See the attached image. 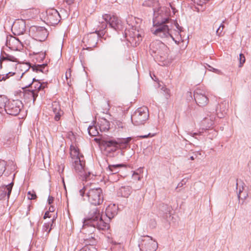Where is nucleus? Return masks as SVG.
<instances>
[{"label": "nucleus", "instance_id": "obj_58", "mask_svg": "<svg viewBox=\"0 0 251 251\" xmlns=\"http://www.w3.org/2000/svg\"><path fill=\"white\" fill-rule=\"evenodd\" d=\"M150 133L148 134V135H141V136H140L139 137L140 138H148V137L150 136Z\"/></svg>", "mask_w": 251, "mask_h": 251}, {"label": "nucleus", "instance_id": "obj_21", "mask_svg": "<svg viewBox=\"0 0 251 251\" xmlns=\"http://www.w3.org/2000/svg\"><path fill=\"white\" fill-rule=\"evenodd\" d=\"M228 107V102L224 100L218 104L217 107V116L218 117L222 118L226 114Z\"/></svg>", "mask_w": 251, "mask_h": 251}, {"label": "nucleus", "instance_id": "obj_64", "mask_svg": "<svg viewBox=\"0 0 251 251\" xmlns=\"http://www.w3.org/2000/svg\"><path fill=\"white\" fill-rule=\"evenodd\" d=\"M190 159L192 160H194L195 159V157L193 156H192L190 157Z\"/></svg>", "mask_w": 251, "mask_h": 251}, {"label": "nucleus", "instance_id": "obj_47", "mask_svg": "<svg viewBox=\"0 0 251 251\" xmlns=\"http://www.w3.org/2000/svg\"><path fill=\"white\" fill-rule=\"evenodd\" d=\"M16 62H8L7 64V66L8 68V71L10 70V69L15 68L16 67L17 64Z\"/></svg>", "mask_w": 251, "mask_h": 251}, {"label": "nucleus", "instance_id": "obj_43", "mask_svg": "<svg viewBox=\"0 0 251 251\" xmlns=\"http://www.w3.org/2000/svg\"><path fill=\"white\" fill-rule=\"evenodd\" d=\"M161 90L163 91V95L166 99H169L171 97L170 90L166 87H162Z\"/></svg>", "mask_w": 251, "mask_h": 251}, {"label": "nucleus", "instance_id": "obj_5", "mask_svg": "<svg viewBox=\"0 0 251 251\" xmlns=\"http://www.w3.org/2000/svg\"><path fill=\"white\" fill-rule=\"evenodd\" d=\"M100 25H99V27L102 31H104L108 24L110 27L117 31L122 30L123 28L121 20L115 15L108 14L103 15L102 21H100Z\"/></svg>", "mask_w": 251, "mask_h": 251}, {"label": "nucleus", "instance_id": "obj_48", "mask_svg": "<svg viewBox=\"0 0 251 251\" xmlns=\"http://www.w3.org/2000/svg\"><path fill=\"white\" fill-rule=\"evenodd\" d=\"M27 195H28V199L30 200H34L36 198V195L34 192H31L30 191H29L27 193Z\"/></svg>", "mask_w": 251, "mask_h": 251}, {"label": "nucleus", "instance_id": "obj_1", "mask_svg": "<svg viewBox=\"0 0 251 251\" xmlns=\"http://www.w3.org/2000/svg\"><path fill=\"white\" fill-rule=\"evenodd\" d=\"M85 224H92L98 230H105L109 228V224L104 221L99 209L94 207L90 210L87 217L84 219Z\"/></svg>", "mask_w": 251, "mask_h": 251}, {"label": "nucleus", "instance_id": "obj_38", "mask_svg": "<svg viewBox=\"0 0 251 251\" xmlns=\"http://www.w3.org/2000/svg\"><path fill=\"white\" fill-rule=\"evenodd\" d=\"M52 224L50 223H45L43 226L42 230L44 232H46V236H47L50 231L51 229Z\"/></svg>", "mask_w": 251, "mask_h": 251}, {"label": "nucleus", "instance_id": "obj_30", "mask_svg": "<svg viewBox=\"0 0 251 251\" xmlns=\"http://www.w3.org/2000/svg\"><path fill=\"white\" fill-rule=\"evenodd\" d=\"M38 96L36 91L31 90H27L24 93V97L25 99H28L29 100H32L34 102Z\"/></svg>", "mask_w": 251, "mask_h": 251}, {"label": "nucleus", "instance_id": "obj_50", "mask_svg": "<svg viewBox=\"0 0 251 251\" xmlns=\"http://www.w3.org/2000/svg\"><path fill=\"white\" fill-rule=\"evenodd\" d=\"M217 133L215 130H211L210 132L209 133V139H212L213 138L216 137L217 136Z\"/></svg>", "mask_w": 251, "mask_h": 251}, {"label": "nucleus", "instance_id": "obj_37", "mask_svg": "<svg viewBox=\"0 0 251 251\" xmlns=\"http://www.w3.org/2000/svg\"><path fill=\"white\" fill-rule=\"evenodd\" d=\"M34 53L35 54L36 57L35 59H36L37 61L40 62L41 61H43L44 58H45L46 53L44 51H40L38 52H34Z\"/></svg>", "mask_w": 251, "mask_h": 251}, {"label": "nucleus", "instance_id": "obj_12", "mask_svg": "<svg viewBox=\"0 0 251 251\" xmlns=\"http://www.w3.org/2000/svg\"><path fill=\"white\" fill-rule=\"evenodd\" d=\"M29 32L35 40L40 42L45 41L48 35L47 30L43 26H32Z\"/></svg>", "mask_w": 251, "mask_h": 251}, {"label": "nucleus", "instance_id": "obj_51", "mask_svg": "<svg viewBox=\"0 0 251 251\" xmlns=\"http://www.w3.org/2000/svg\"><path fill=\"white\" fill-rule=\"evenodd\" d=\"M195 3L199 5H202L205 3V0H192Z\"/></svg>", "mask_w": 251, "mask_h": 251}, {"label": "nucleus", "instance_id": "obj_11", "mask_svg": "<svg viewBox=\"0 0 251 251\" xmlns=\"http://www.w3.org/2000/svg\"><path fill=\"white\" fill-rule=\"evenodd\" d=\"M72 166L75 171L83 179L87 180L89 178L90 176V172H87L85 169V163L83 161V158L78 159L77 160H74L72 161Z\"/></svg>", "mask_w": 251, "mask_h": 251}, {"label": "nucleus", "instance_id": "obj_23", "mask_svg": "<svg viewBox=\"0 0 251 251\" xmlns=\"http://www.w3.org/2000/svg\"><path fill=\"white\" fill-rule=\"evenodd\" d=\"M25 87H30L31 88H34L32 90L34 91H36L38 94L39 92L42 90L41 83L38 80H36L35 78L30 77L29 83Z\"/></svg>", "mask_w": 251, "mask_h": 251}, {"label": "nucleus", "instance_id": "obj_20", "mask_svg": "<svg viewBox=\"0 0 251 251\" xmlns=\"http://www.w3.org/2000/svg\"><path fill=\"white\" fill-rule=\"evenodd\" d=\"M52 111L54 114V120L58 121L64 115V112L61 109L58 102L54 101L52 102L51 105Z\"/></svg>", "mask_w": 251, "mask_h": 251}, {"label": "nucleus", "instance_id": "obj_32", "mask_svg": "<svg viewBox=\"0 0 251 251\" xmlns=\"http://www.w3.org/2000/svg\"><path fill=\"white\" fill-rule=\"evenodd\" d=\"M144 6L151 7L153 10L156 9L159 6V3L158 0H145L142 4Z\"/></svg>", "mask_w": 251, "mask_h": 251}, {"label": "nucleus", "instance_id": "obj_55", "mask_svg": "<svg viewBox=\"0 0 251 251\" xmlns=\"http://www.w3.org/2000/svg\"><path fill=\"white\" fill-rule=\"evenodd\" d=\"M42 84V90H44V89L47 87L48 83L47 82H43Z\"/></svg>", "mask_w": 251, "mask_h": 251}, {"label": "nucleus", "instance_id": "obj_40", "mask_svg": "<svg viewBox=\"0 0 251 251\" xmlns=\"http://www.w3.org/2000/svg\"><path fill=\"white\" fill-rule=\"evenodd\" d=\"M15 74V73L12 72H8V73H7L5 75H0V81L5 80L6 79H8L10 76H13Z\"/></svg>", "mask_w": 251, "mask_h": 251}, {"label": "nucleus", "instance_id": "obj_13", "mask_svg": "<svg viewBox=\"0 0 251 251\" xmlns=\"http://www.w3.org/2000/svg\"><path fill=\"white\" fill-rule=\"evenodd\" d=\"M23 106L21 101L13 100L8 101L5 107V111L7 114L16 116L20 113Z\"/></svg>", "mask_w": 251, "mask_h": 251}, {"label": "nucleus", "instance_id": "obj_16", "mask_svg": "<svg viewBox=\"0 0 251 251\" xmlns=\"http://www.w3.org/2000/svg\"><path fill=\"white\" fill-rule=\"evenodd\" d=\"M46 20L48 24L55 25L59 23L61 17L58 12L55 9H48L46 11Z\"/></svg>", "mask_w": 251, "mask_h": 251}, {"label": "nucleus", "instance_id": "obj_36", "mask_svg": "<svg viewBox=\"0 0 251 251\" xmlns=\"http://www.w3.org/2000/svg\"><path fill=\"white\" fill-rule=\"evenodd\" d=\"M19 40L17 39L16 38L10 36L9 38L7 37L6 42V45L7 47H9V48H13V47L12 46L11 43H18Z\"/></svg>", "mask_w": 251, "mask_h": 251}, {"label": "nucleus", "instance_id": "obj_15", "mask_svg": "<svg viewBox=\"0 0 251 251\" xmlns=\"http://www.w3.org/2000/svg\"><path fill=\"white\" fill-rule=\"evenodd\" d=\"M194 97L196 103L200 106H204L208 102V98L203 90L196 89L194 92Z\"/></svg>", "mask_w": 251, "mask_h": 251}, {"label": "nucleus", "instance_id": "obj_33", "mask_svg": "<svg viewBox=\"0 0 251 251\" xmlns=\"http://www.w3.org/2000/svg\"><path fill=\"white\" fill-rule=\"evenodd\" d=\"M103 145L106 148L111 147V151H115L117 150V141L115 140H105L103 141Z\"/></svg>", "mask_w": 251, "mask_h": 251}, {"label": "nucleus", "instance_id": "obj_28", "mask_svg": "<svg viewBox=\"0 0 251 251\" xmlns=\"http://www.w3.org/2000/svg\"><path fill=\"white\" fill-rule=\"evenodd\" d=\"M124 166L122 164L109 165L106 169V171L109 173V175L115 174L118 173L119 169L124 167Z\"/></svg>", "mask_w": 251, "mask_h": 251}, {"label": "nucleus", "instance_id": "obj_27", "mask_svg": "<svg viewBox=\"0 0 251 251\" xmlns=\"http://www.w3.org/2000/svg\"><path fill=\"white\" fill-rule=\"evenodd\" d=\"M3 61H8V62H17V59L14 56L4 53L1 54L0 57V68H2V62Z\"/></svg>", "mask_w": 251, "mask_h": 251}, {"label": "nucleus", "instance_id": "obj_44", "mask_svg": "<svg viewBox=\"0 0 251 251\" xmlns=\"http://www.w3.org/2000/svg\"><path fill=\"white\" fill-rule=\"evenodd\" d=\"M239 67H242L243 65V64L245 63V62L246 61L245 57L243 54L240 53L239 54Z\"/></svg>", "mask_w": 251, "mask_h": 251}, {"label": "nucleus", "instance_id": "obj_53", "mask_svg": "<svg viewBox=\"0 0 251 251\" xmlns=\"http://www.w3.org/2000/svg\"><path fill=\"white\" fill-rule=\"evenodd\" d=\"M53 200L54 198L53 197L50 196H49L48 201L49 204L52 203L53 201Z\"/></svg>", "mask_w": 251, "mask_h": 251}, {"label": "nucleus", "instance_id": "obj_10", "mask_svg": "<svg viewBox=\"0 0 251 251\" xmlns=\"http://www.w3.org/2000/svg\"><path fill=\"white\" fill-rule=\"evenodd\" d=\"M138 246L141 251H155L158 247L157 243L149 236H143Z\"/></svg>", "mask_w": 251, "mask_h": 251}, {"label": "nucleus", "instance_id": "obj_63", "mask_svg": "<svg viewBox=\"0 0 251 251\" xmlns=\"http://www.w3.org/2000/svg\"><path fill=\"white\" fill-rule=\"evenodd\" d=\"M241 190H239V193L238 194V197L239 199L240 198V194H241Z\"/></svg>", "mask_w": 251, "mask_h": 251}, {"label": "nucleus", "instance_id": "obj_17", "mask_svg": "<svg viewBox=\"0 0 251 251\" xmlns=\"http://www.w3.org/2000/svg\"><path fill=\"white\" fill-rule=\"evenodd\" d=\"M21 68H25V69H26L25 72L22 74L21 77H22L24 75H25L26 72L28 71L29 68H31L33 71L36 72V73L42 72L46 74L48 71L47 64H43L41 65L35 64L31 66L29 63H27L21 65Z\"/></svg>", "mask_w": 251, "mask_h": 251}, {"label": "nucleus", "instance_id": "obj_9", "mask_svg": "<svg viewBox=\"0 0 251 251\" xmlns=\"http://www.w3.org/2000/svg\"><path fill=\"white\" fill-rule=\"evenodd\" d=\"M149 116L148 109L146 107L138 108L131 115V121L135 126L144 124Z\"/></svg>", "mask_w": 251, "mask_h": 251}, {"label": "nucleus", "instance_id": "obj_52", "mask_svg": "<svg viewBox=\"0 0 251 251\" xmlns=\"http://www.w3.org/2000/svg\"><path fill=\"white\" fill-rule=\"evenodd\" d=\"M71 76V69H69L66 71V74H65V77H66L67 80H68V79L69 78H70Z\"/></svg>", "mask_w": 251, "mask_h": 251}, {"label": "nucleus", "instance_id": "obj_34", "mask_svg": "<svg viewBox=\"0 0 251 251\" xmlns=\"http://www.w3.org/2000/svg\"><path fill=\"white\" fill-rule=\"evenodd\" d=\"M7 99L4 96H0V113H1L3 109L5 111V107L7 106L6 102Z\"/></svg>", "mask_w": 251, "mask_h": 251}, {"label": "nucleus", "instance_id": "obj_29", "mask_svg": "<svg viewBox=\"0 0 251 251\" xmlns=\"http://www.w3.org/2000/svg\"><path fill=\"white\" fill-rule=\"evenodd\" d=\"M129 36L130 39L127 38V40L131 43H133L135 42V44L136 46V44H138L140 41L142 40L141 35L138 31L134 32L133 35H131V34L130 33Z\"/></svg>", "mask_w": 251, "mask_h": 251}, {"label": "nucleus", "instance_id": "obj_25", "mask_svg": "<svg viewBox=\"0 0 251 251\" xmlns=\"http://www.w3.org/2000/svg\"><path fill=\"white\" fill-rule=\"evenodd\" d=\"M98 126L100 131H107L110 128V123L106 119L101 118L99 119Z\"/></svg>", "mask_w": 251, "mask_h": 251}, {"label": "nucleus", "instance_id": "obj_19", "mask_svg": "<svg viewBox=\"0 0 251 251\" xmlns=\"http://www.w3.org/2000/svg\"><path fill=\"white\" fill-rule=\"evenodd\" d=\"M13 184V182H11L0 187V200L9 199Z\"/></svg>", "mask_w": 251, "mask_h": 251}, {"label": "nucleus", "instance_id": "obj_7", "mask_svg": "<svg viewBox=\"0 0 251 251\" xmlns=\"http://www.w3.org/2000/svg\"><path fill=\"white\" fill-rule=\"evenodd\" d=\"M83 224L81 229V232L84 234V241L85 244L95 245L97 240L95 233L96 226H94L92 224H85L83 221Z\"/></svg>", "mask_w": 251, "mask_h": 251}, {"label": "nucleus", "instance_id": "obj_4", "mask_svg": "<svg viewBox=\"0 0 251 251\" xmlns=\"http://www.w3.org/2000/svg\"><path fill=\"white\" fill-rule=\"evenodd\" d=\"M173 22L160 23V24H153L151 28V32L161 38H168L171 37L174 39L172 34V29L173 28Z\"/></svg>", "mask_w": 251, "mask_h": 251}, {"label": "nucleus", "instance_id": "obj_59", "mask_svg": "<svg viewBox=\"0 0 251 251\" xmlns=\"http://www.w3.org/2000/svg\"><path fill=\"white\" fill-rule=\"evenodd\" d=\"M66 1L68 4H71L74 2V0H66Z\"/></svg>", "mask_w": 251, "mask_h": 251}, {"label": "nucleus", "instance_id": "obj_3", "mask_svg": "<svg viewBox=\"0 0 251 251\" xmlns=\"http://www.w3.org/2000/svg\"><path fill=\"white\" fill-rule=\"evenodd\" d=\"M169 49L159 40L152 42L150 45V52L151 55L158 61L163 62L168 57Z\"/></svg>", "mask_w": 251, "mask_h": 251}, {"label": "nucleus", "instance_id": "obj_49", "mask_svg": "<svg viewBox=\"0 0 251 251\" xmlns=\"http://www.w3.org/2000/svg\"><path fill=\"white\" fill-rule=\"evenodd\" d=\"M30 10H25L22 11L21 14L23 15L24 18H28L29 16H28V13L30 12Z\"/></svg>", "mask_w": 251, "mask_h": 251}, {"label": "nucleus", "instance_id": "obj_6", "mask_svg": "<svg viewBox=\"0 0 251 251\" xmlns=\"http://www.w3.org/2000/svg\"><path fill=\"white\" fill-rule=\"evenodd\" d=\"M170 10L166 7L159 6L153 10V24L172 22L169 18Z\"/></svg>", "mask_w": 251, "mask_h": 251}, {"label": "nucleus", "instance_id": "obj_57", "mask_svg": "<svg viewBox=\"0 0 251 251\" xmlns=\"http://www.w3.org/2000/svg\"><path fill=\"white\" fill-rule=\"evenodd\" d=\"M172 21L173 22V24L175 25L176 26L177 29H178V30H180L181 27L179 26V25L177 23H175L173 21Z\"/></svg>", "mask_w": 251, "mask_h": 251}, {"label": "nucleus", "instance_id": "obj_22", "mask_svg": "<svg viewBox=\"0 0 251 251\" xmlns=\"http://www.w3.org/2000/svg\"><path fill=\"white\" fill-rule=\"evenodd\" d=\"M118 207L115 204L109 205L106 209L105 215L109 220L114 218L118 213Z\"/></svg>", "mask_w": 251, "mask_h": 251}, {"label": "nucleus", "instance_id": "obj_35", "mask_svg": "<svg viewBox=\"0 0 251 251\" xmlns=\"http://www.w3.org/2000/svg\"><path fill=\"white\" fill-rule=\"evenodd\" d=\"M89 134L91 136H96L99 134L97 126H89L88 128Z\"/></svg>", "mask_w": 251, "mask_h": 251}, {"label": "nucleus", "instance_id": "obj_54", "mask_svg": "<svg viewBox=\"0 0 251 251\" xmlns=\"http://www.w3.org/2000/svg\"><path fill=\"white\" fill-rule=\"evenodd\" d=\"M185 183V181H184V179H183L181 182H180L178 184L177 188V187H182Z\"/></svg>", "mask_w": 251, "mask_h": 251}, {"label": "nucleus", "instance_id": "obj_39", "mask_svg": "<svg viewBox=\"0 0 251 251\" xmlns=\"http://www.w3.org/2000/svg\"><path fill=\"white\" fill-rule=\"evenodd\" d=\"M86 245L81 248L79 251H97L96 248L94 246L89 244H85Z\"/></svg>", "mask_w": 251, "mask_h": 251}, {"label": "nucleus", "instance_id": "obj_8", "mask_svg": "<svg viewBox=\"0 0 251 251\" xmlns=\"http://www.w3.org/2000/svg\"><path fill=\"white\" fill-rule=\"evenodd\" d=\"M106 31L99 28V31L86 35L82 39V42L87 49H92L96 47L99 37L104 36Z\"/></svg>", "mask_w": 251, "mask_h": 251}, {"label": "nucleus", "instance_id": "obj_2", "mask_svg": "<svg viewBox=\"0 0 251 251\" xmlns=\"http://www.w3.org/2000/svg\"><path fill=\"white\" fill-rule=\"evenodd\" d=\"M79 193L82 197L86 196L88 201L95 206L101 204L103 201L102 190L100 188H90L85 186L79 190Z\"/></svg>", "mask_w": 251, "mask_h": 251}, {"label": "nucleus", "instance_id": "obj_18", "mask_svg": "<svg viewBox=\"0 0 251 251\" xmlns=\"http://www.w3.org/2000/svg\"><path fill=\"white\" fill-rule=\"evenodd\" d=\"M12 31L15 35L23 34L25 31V22L24 20H18L14 22Z\"/></svg>", "mask_w": 251, "mask_h": 251}, {"label": "nucleus", "instance_id": "obj_46", "mask_svg": "<svg viewBox=\"0 0 251 251\" xmlns=\"http://www.w3.org/2000/svg\"><path fill=\"white\" fill-rule=\"evenodd\" d=\"M49 126L52 131L54 132H57L58 129V126L54 123H50Z\"/></svg>", "mask_w": 251, "mask_h": 251}, {"label": "nucleus", "instance_id": "obj_62", "mask_svg": "<svg viewBox=\"0 0 251 251\" xmlns=\"http://www.w3.org/2000/svg\"><path fill=\"white\" fill-rule=\"evenodd\" d=\"M213 70H214L213 71H214V72L217 73H218V74H219V73H220V71H219V70H217V69H213Z\"/></svg>", "mask_w": 251, "mask_h": 251}, {"label": "nucleus", "instance_id": "obj_41", "mask_svg": "<svg viewBox=\"0 0 251 251\" xmlns=\"http://www.w3.org/2000/svg\"><path fill=\"white\" fill-rule=\"evenodd\" d=\"M142 172V170L141 169H139L137 170V172H134L132 174V178L135 180H140L141 179V177L139 174V173Z\"/></svg>", "mask_w": 251, "mask_h": 251}, {"label": "nucleus", "instance_id": "obj_61", "mask_svg": "<svg viewBox=\"0 0 251 251\" xmlns=\"http://www.w3.org/2000/svg\"><path fill=\"white\" fill-rule=\"evenodd\" d=\"M248 167L249 169V171L251 173V160L248 163Z\"/></svg>", "mask_w": 251, "mask_h": 251}, {"label": "nucleus", "instance_id": "obj_31", "mask_svg": "<svg viewBox=\"0 0 251 251\" xmlns=\"http://www.w3.org/2000/svg\"><path fill=\"white\" fill-rule=\"evenodd\" d=\"M131 139V137L118 139L117 141V149L118 148L124 149L126 148Z\"/></svg>", "mask_w": 251, "mask_h": 251}, {"label": "nucleus", "instance_id": "obj_14", "mask_svg": "<svg viewBox=\"0 0 251 251\" xmlns=\"http://www.w3.org/2000/svg\"><path fill=\"white\" fill-rule=\"evenodd\" d=\"M215 119V116L214 115H208L207 116L203 118L202 121L201 122L202 131H199V132H190V135H191L193 137H194L195 135H201V133L203 132L204 130L205 131L213 126L214 124Z\"/></svg>", "mask_w": 251, "mask_h": 251}, {"label": "nucleus", "instance_id": "obj_45", "mask_svg": "<svg viewBox=\"0 0 251 251\" xmlns=\"http://www.w3.org/2000/svg\"><path fill=\"white\" fill-rule=\"evenodd\" d=\"M224 26H225L223 25V24H222L220 25L219 28L217 29V30H216V34L218 36H222V35H223V29H224Z\"/></svg>", "mask_w": 251, "mask_h": 251}, {"label": "nucleus", "instance_id": "obj_56", "mask_svg": "<svg viewBox=\"0 0 251 251\" xmlns=\"http://www.w3.org/2000/svg\"><path fill=\"white\" fill-rule=\"evenodd\" d=\"M50 215L49 212V211L46 212L44 216V218L46 219L47 218H50Z\"/></svg>", "mask_w": 251, "mask_h": 251}, {"label": "nucleus", "instance_id": "obj_26", "mask_svg": "<svg viewBox=\"0 0 251 251\" xmlns=\"http://www.w3.org/2000/svg\"><path fill=\"white\" fill-rule=\"evenodd\" d=\"M70 155L71 157V161L83 158V156L80 154L79 150L72 145L70 147Z\"/></svg>", "mask_w": 251, "mask_h": 251}, {"label": "nucleus", "instance_id": "obj_24", "mask_svg": "<svg viewBox=\"0 0 251 251\" xmlns=\"http://www.w3.org/2000/svg\"><path fill=\"white\" fill-rule=\"evenodd\" d=\"M132 193V188L129 186L121 187L118 190V196L124 198H128Z\"/></svg>", "mask_w": 251, "mask_h": 251}, {"label": "nucleus", "instance_id": "obj_42", "mask_svg": "<svg viewBox=\"0 0 251 251\" xmlns=\"http://www.w3.org/2000/svg\"><path fill=\"white\" fill-rule=\"evenodd\" d=\"M6 163L4 160H0V176H2L5 170Z\"/></svg>", "mask_w": 251, "mask_h": 251}, {"label": "nucleus", "instance_id": "obj_60", "mask_svg": "<svg viewBox=\"0 0 251 251\" xmlns=\"http://www.w3.org/2000/svg\"><path fill=\"white\" fill-rule=\"evenodd\" d=\"M49 210L50 212H53L54 210V207L52 206H50L49 208Z\"/></svg>", "mask_w": 251, "mask_h": 251}]
</instances>
